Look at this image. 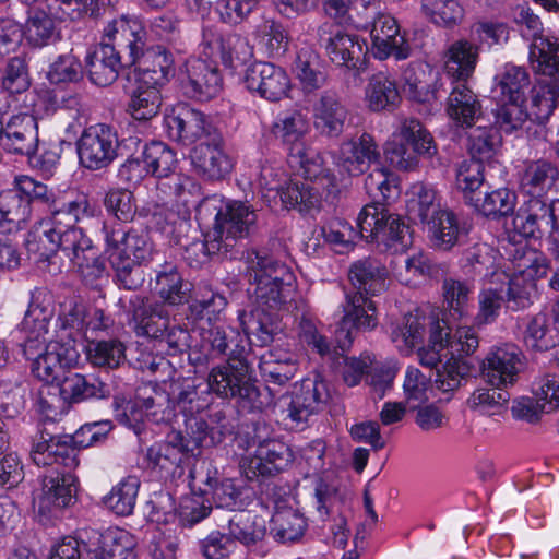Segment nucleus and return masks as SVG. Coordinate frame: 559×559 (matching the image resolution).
<instances>
[{"label":"nucleus","instance_id":"obj_1","mask_svg":"<svg viewBox=\"0 0 559 559\" xmlns=\"http://www.w3.org/2000/svg\"><path fill=\"white\" fill-rule=\"evenodd\" d=\"M78 358L79 352L72 341L49 340L45 352L34 359L32 373L46 384L57 383L61 399L68 404L108 397L110 389L99 379L66 371Z\"/></svg>","mask_w":559,"mask_h":559},{"label":"nucleus","instance_id":"obj_2","mask_svg":"<svg viewBox=\"0 0 559 559\" xmlns=\"http://www.w3.org/2000/svg\"><path fill=\"white\" fill-rule=\"evenodd\" d=\"M104 35L127 50L126 67L135 66V82L162 87L174 74L173 55L163 46H146V32L138 19L120 17L108 23Z\"/></svg>","mask_w":559,"mask_h":559},{"label":"nucleus","instance_id":"obj_3","mask_svg":"<svg viewBox=\"0 0 559 559\" xmlns=\"http://www.w3.org/2000/svg\"><path fill=\"white\" fill-rule=\"evenodd\" d=\"M115 282L127 290H136L145 282L142 266L153 259V242L147 233L118 222L102 228Z\"/></svg>","mask_w":559,"mask_h":559},{"label":"nucleus","instance_id":"obj_4","mask_svg":"<svg viewBox=\"0 0 559 559\" xmlns=\"http://www.w3.org/2000/svg\"><path fill=\"white\" fill-rule=\"evenodd\" d=\"M242 260L253 307L281 311L294 293L295 276L290 269L257 251H248Z\"/></svg>","mask_w":559,"mask_h":559},{"label":"nucleus","instance_id":"obj_5","mask_svg":"<svg viewBox=\"0 0 559 559\" xmlns=\"http://www.w3.org/2000/svg\"><path fill=\"white\" fill-rule=\"evenodd\" d=\"M48 210L50 216L39 223L34 238L38 241L40 260L51 263L58 258L59 250L66 248V238L70 234L83 233L75 225L81 218L92 216L94 210L85 195L68 202L52 201Z\"/></svg>","mask_w":559,"mask_h":559},{"label":"nucleus","instance_id":"obj_6","mask_svg":"<svg viewBox=\"0 0 559 559\" xmlns=\"http://www.w3.org/2000/svg\"><path fill=\"white\" fill-rule=\"evenodd\" d=\"M203 386L197 379H183L178 385L177 407L179 417H182L183 428L177 431L182 432V443L188 445L191 455H195V451H200L202 447H214L225 439L229 431L226 425H222L221 430L209 427L205 419L200 413L205 407V400L202 397Z\"/></svg>","mask_w":559,"mask_h":559},{"label":"nucleus","instance_id":"obj_7","mask_svg":"<svg viewBox=\"0 0 559 559\" xmlns=\"http://www.w3.org/2000/svg\"><path fill=\"white\" fill-rule=\"evenodd\" d=\"M181 383H175L171 393L152 382L143 383L136 389L134 400L127 402L123 411L116 415L117 420L132 428L136 435L141 432L145 420L154 424L178 420L177 395Z\"/></svg>","mask_w":559,"mask_h":559},{"label":"nucleus","instance_id":"obj_8","mask_svg":"<svg viewBox=\"0 0 559 559\" xmlns=\"http://www.w3.org/2000/svg\"><path fill=\"white\" fill-rule=\"evenodd\" d=\"M205 214L215 212L213 235L224 245L225 251L233 257L239 241L249 237L257 227L255 210L247 202L225 200L221 195L205 197L202 203Z\"/></svg>","mask_w":559,"mask_h":559},{"label":"nucleus","instance_id":"obj_9","mask_svg":"<svg viewBox=\"0 0 559 559\" xmlns=\"http://www.w3.org/2000/svg\"><path fill=\"white\" fill-rule=\"evenodd\" d=\"M207 390L221 399L236 400L248 412L261 409L260 391L246 359L230 357L215 366L207 376Z\"/></svg>","mask_w":559,"mask_h":559},{"label":"nucleus","instance_id":"obj_10","mask_svg":"<svg viewBox=\"0 0 559 559\" xmlns=\"http://www.w3.org/2000/svg\"><path fill=\"white\" fill-rule=\"evenodd\" d=\"M307 129L306 116L299 110L286 114L273 124V133L287 146L288 162L312 180L324 176L326 169L322 156L304 141Z\"/></svg>","mask_w":559,"mask_h":559},{"label":"nucleus","instance_id":"obj_11","mask_svg":"<svg viewBox=\"0 0 559 559\" xmlns=\"http://www.w3.org/2000/svg\"><path fill=\"white\" fill-rule=\"evenodd\" d=\"M357 226L360 238L383 245L392 253L404 252L413 242L409 226L385 206L365 205L357 217Z\"/></svg>","mask_w":559,"mask_h":559},{"label":"nucleus","instance_id":"obj_12","mask_svg":"<svg viewBox=\"0 0 559 559\" xmlns=\"http://www.w3.org/2000/svg\"><path fill=\"white\" fill-rule=\"evenodd\" d=\"M120 142L115 127L96 123L85 128L78 141L81 164L92 170L108 167L118 156Z\"/></svg>","mask_w":559,"mask_h":559},{"label":"nucleus","instance_id":"obj_13","mask_svg":"<svg viewBox=\"0 0 559 559\" xmlns=\"http://www.w3.org/2000/svg\"><path fill=\"white\" fill-rule=\"evenodd\" d=\"M119 306L133 324L138 336H146L154 340L163 336L170 323L165 306L152 301L150 297L132 294L119 298Z\"/></svg>","mask_w":559,"mask_h":559},{"label":"nucleus","instance_id":"obj_14","mask_svg":"<svg viewBox=\"0 0 559 559\" xmlns=\"http://www.w3.org/2000/svg\"><path fill=\"white\" fill-rule=\"evenodd\" d=\"M342 308L343 317L336 331V340L344 352L353 343L355 333L373 330L378 325V318L374 302L361 292L346 293Z\"/></svg>","mask_w":559,"mask_h":559},{"label":"nucleus","instance_id":"obj_15","mask_svg":"<svg viewBox=\"0 0 559 559\" xmlns=\"http://www.w3.org/2000/svg\"><path fill=\"white\" fill-rule=\"evenodd\" d=\"M439 314L440 312L435 310L429 313L416 310L404 316L402 322L391 332V340L396 348L404 355L411 354L413 348L421 343L427 329H429L430 342H437L448 326L447 321Z\"/></svg>","mask_w":559,"mask_h":559},{"label":"nucleus","instance_id":"obj_16","mask_svg":"<svg viewBox=\"0 0 559 559\" xmlns=\"http://www.w3.org/2000/svg\"><path fill=\"white\" fill-rule=\"evenodd\" d=\"M287 399L289 400L285 408L287 418L294 424V428L304 429L310 417L328 403L330 392L326 382L316 374L296 384Z\"/></svg>","mask_w":559,"mask_h":559},{"label":"nucleus","instance_id":"obj_17","mask_svg":"<svg viewBox=\"0 0 559 559\" xmlns=\"http://www.w3.org/2000/svg\"><path fill=\"white\" fill-rule=\"evenodd\" d=\"M319 39L328 57L336 66L353 70H359L364 66L367 46L358 35L325 23L319 27Z\"/></svg>","mask_w":559,"mask_h":559},{"label":"nucleus","instance_id":"obj_18","mask_svg":"<svg viewBox=\"0 0 559 559\" xmlns=\"http://www.w3.org/2000/svg\"><path fill=\"white\" fill-rule=\"evenodd\" d=\"M248 91L269 102H280L288 95L292 82L286 70L267 61H254L245 71Z\"/></svg>","mask_w":559,"mask_h":559},{"label":"nucleus","instance_id":"obj_19","mask_svg":"<svg viewBox=\"0 0 559 559\" xmlns=\"http://www.w3.org/2000/svg\"><path fill=\"white\" fill-rule=\"evenodd\" d=\"M222 75L217 66L197 57L186 60L181 70L183 93L193 99L206 102L215 97L222 88Z\"/></svg>","mask_w":559,"mask_h":559},{"label":"nucleus","instance_id":"obj_20","mask_svg":"<svg viewBox=\"0 0 559 559\" xmlns=\"http://www.w3.org/2000/svg\"><path fill=\"white\" fill-rule=\"evenodd\" d=\"M370 37L372 53L379 60H386L389 57L405 60L412 53L405 33H401L396 20L390 14L379 13L373 19Z\"/></svg>","mask_w":559,"mask_h":559},{"label":"nucleus","instance_id":"obj_21","mask_svg":"<svg viewBox=\"0 0 559 559\" xmlns=\"http://www.w3.org/2000/svg\"><path fill=\"white\" fill-rule=\"evenodd\" d=\"M523 354L513 344L493 347L483 360L481 376L492 386L513 385L524 368Z\"/></svg>","mask_w":559,"mask_h":559},{"label":"nucleus","instance_id":"obj_22","mask_svg":"<svg viewBox=\"0 0 559 559\" xmlns=\"http://www.w3.org/2000/svg\"><path fill=\"white\" fill-rule=\"evenodd\" d=\"M190 159L197 174L211 181L223 179L233 168L219 132L211 133L209 139L197 144L190 152Z\"/></svg>","mask_w":559,"mask_h":559},{"label":"nucleus","instance_id":"obj_23","mask_svg":"<svg viewBox=\"0 0 559 559\" xmlns=\"http://www.w3.org/2000/svg\"><path fill=\"white\" fill-rule=\"evenodd\" d=\"M38 146L37 121L23 112L0 121V148L17 155L32 156Z\"/></svg>","mask_w":559,"mask_h":559},{"label":"nucleus","instance_id":"obj_24","mask_svg":"<svg viewBox=\"0 0 559 559\" xmlns=\"http://www.w3.org/2000/svg\"><path fill=\"white\" fill-rule=\"evenodd\" d=\"M238 320L248 340L255 346H269L284 335L281 311L253 307L250 311H239Z\"/></svg>","mask_w":559,"mask_h":559},{"label":"nucleus","instance_id":"obj_25","mask_svg":"<svg viewBox=\"0 0 559 559\" xmlns=\"http://www.w3.org/2000/svg\"><path fill=\"white\" fill-rule=\"evenodd\" d=\"M78 478L71 469L52 471L43 477L41 495L38 498L40 514L56 515L75 501Z\"/></svg>","mask_w":559,"mask_h":559},{"label":"nucleus","instance_id":"obj_26","mask_svg":"<svg viewBox=\"0 0 559 559\" xmlns=\"http://www.w3.org/2000/svg\"><path fill=\"white\" fill-rule=\"evenodd\" d=\"M59 251L71 261L76 272L88 284L100 278L106 270L98 249L84 233L70 234L66 238V248Z\"/></svg>","mask_w":559,"mask_h":559},{"label":"nucleus","instance_id":"obj_27","mask_svg":"<svg viewBox=\"0 0 559 559\" xmlns=\"http://www.w3.org/2000/svg\"><path fill=\"white\" fill-rule=\"evenodd\" d=\"M379 158L380 151L374 138L364 132L358 139L341 144L335 157V165L342 174L360 176Z\"/></svg>","mask_w":559,"mask_h":559},{"label":"nucleus","instance_id":"obj_28","mask_svg":"<svg viewBox=\"0 0 559 559\" xmlns=\"http://www.w3.org/2000/svg\"><path fill=\"white\" fill-rule=\"evenodd\" d=\"M109 43L100 44L87 55L85 67L91 82L97 86L111 85L126 66L127 50L118 48L117 44L107 37Z\"/></svg>","mask_w":559,"mask_h":559},{"label":"nucleus","instance_id":"obj_29","mask_svg":"<svg viewBox=\"0 0 559 559\" xmlns=\"http://www.w3.org/2000/svg\"><path fill=\"white\" fill-rule=\"evenodd\" d=\"M347 118L348 109L335 91L322 92L312 104L313 127L322 136L340 138L344 132Z\"/></svg>","mask_w":559,"mask_h":559},{"label":"nucleus","instance_id":"obj_30","mask_svg":"<svg viewBox=\"0 0 559 559\" xmlns=\"http://www.w3.org/2000/svg\"><path fill=\"white\" fill-rule=\"evenodd\" d=\"M52 316L50 294L44 288L33 290L28 309L21 324L26 335L25 352L35 348L37 343H48V325Z\"/></svg>","mask_w":559,"mask_h":559},{"label":"nucleus","instance_id":"obj_31","mask_svg":"<svg viewBox=\"0 0 559 559\" xmlns=\"http://www.w3.org/2000/svg\"><path fill=\"white\" fill-rule=\"evenodd\" d=\"M90 542H83L86 559H135V539L124 530H109L105 534L92 532Z\"/></svg>","mask_w":559,"mask_h":559},{"label":"nucleus","instance_id":"obj_32","mask_svg":"<svg viewBox=\"0 0 559 559\" xmlns=\"http://www.w3.org/2000/svg\"><path fill=\"white\" fill-rule=\"evenodd\" d=\"M167 129L173 140L183 144H189L197 140H206L211 133L217 132L207 122L203 112L189 106L179 107L174 115L167 118Z\"/></svg>","mask_w":559,"mask_h":559},{"label":"nucleus","instance_id":"obj_33","mask_svg":"<svg viewBox=\"0 0 559 559\" xmlns=\"http://www.w3.org/2000/svg\"><path fill=\"white\" fill-rule=\"evenodd\" d=\"M68 437L51 436L41 433L34 442L31 452L32 459L37 466L62 465L67 469H73L79 465L78 450L72 445Z\"/></svg>","mask_w":559,"mask_h":559},{"label":"nucleus","instance_id":"obj_34","mask_svg":"<svg viewBox=\"0 0 559 559\" xmlns=\"http://www.w3.org/2000/svg\"><path fill=\"white\" fill-rule=\"evenodd\" d=\"M479 46L466 38L451 43L443 52V68L452 82H467L479 59Z\"/></svg>","mask_w":559,"mask_h":559},{"label":"nucleus","instance_id":"obj_35","mask_svg":"<svg viewBox=\"0 0 559 559\" xmlns=\"http://www.w3.org/2000/svg\"><path fill=\"white\" fill-rule=\"evenodd\" d=\"M445 112L459 127L472 128L481 116V104L467 82H452Z\"/></svg>","mask_w":559,"mask_h":559},{"label":"nucleus","instance_id":"obj_36","mask_svg":"<svg viewBox=\"0 0 559 559\" xmlns=\"http://www.w3.org/2000/svg\"><path fill=\"white\" fill-rule=\"evenodd\" d=\"M386 267L377 259L364 258L352 263L348 280L355 289L367 296H374L385 289Z\"/></svg>","mask_w":559,"mask_h":559},{"label":"nucleus","instance_id":"obj_37","mask_svg":"<svg viewBox=\"0 0 559 559\" xmlns=\"http://www.w3.org/2000/svg\"><path fill=\"white\" fill-rule=\"evenodd\" d=\"M491 284H499L504 289L506 306L512 311H519L533 305L537 295V285L514 273L509 276L503 271H492Z\"/></svg>","mask_w":559,"mask_h":559},{"label":"nucleus","instance_id":"obj_38","mask_svg":"<svg viewBox=\"0 0 559 559\" xmlns=\"http://www.w3.org/2000/svg\"><path fill=\"white\" fill-rule=\"evenodd\" d=\"M557 217L551 205L540 198H532L525 209L513 217V227L524 237H536L543 225H556Z\"/></svg>","mask_w":559,"mask_h":559},{"label":"nucleus","instance_id":"obj_39","mask_svg":"<svg viewBox=\"0 0 559 559\" xmlns=\"http://www.w3.org/2000/svg\"><path fill=\"white\" fill-rule=\"evenodd\" d=\"M293 71L306 94L322 88L328 80L320 56L311 47H301L297 51Z\"/></svg>","mask_w":559,"mask_h":559},{"label":"nucleus","instance_id":"obj_40","mask_svg":"<svg viewBox=\"0 0 559 559\" xmlns=\"http://www.w3.org/2000/svg\"><path fill=\"white\" fill-rule=\"evenodd\" d=\"M559 178V169L549 160L537 159L525 165L520 187L532 198H540L549 191Z\"/></svg>","mask_w":559,"mask_h":559},{"label":"nucleus","instance_id":"obj_41","mask_svg":"<svg viewBox=\"0 0 559 559\" xmlns=\"http://www.w3.org/2000/svg\"><path fill=\"white\" fill-rule=\"evenodd\" d=\"M365 95L372 111H393L401 102L395 80L385 72H378L369 78Z\"/></svg>","mask_w":559,"mask_h":559},{"label":"nucleus","instance_id":"obj_42","mask_svg":"<svg viewBox=\"0 0 559 559\" xmlns=\"http://www.w3.org/2000/svg\"><path fill=\"white\" fill-rule=\"evenodd\" d=\"M530 62L546 80H559V38L539 36L530 46Z\"/></svg>","mask_w":559,"mask_h":559},{"label":"nucleus","instance_id":"obj_43","mask_svg":"<svg viewBox=\"0 0 559 559\" xmlns=\"http://www.w3.org/2000/svg\"><path fill=\"white\" fill-rule=\"evenodd\" d=\"M32 213L27 197L17 187L0 193V231L12 233L22 228Z\"/></svg>","mask_w":559,"mask_h":559},{"label":"nucleus","instance_id":"obj_44","mask_svg":"<svg viewBox=\"0 0 559 559\" xmlns=\"http://www.w3.org/2000/svg\"><path fill=\"white\" fill-rule=\"evenodd\" d=\"M86 318V306L76 297L67 298L60 304L57 340L62 342L72 341L75 345L76 340L85 335Z\"/></svg>","mask_w":559,"mask_h":559},{"label":"nucleus","instance_id":"obj_45","mask_svg":"<svg viewBox=\"0 0 559 559\" xmlns=\"http://www.w3.org/2000/svg\"><path fill=\"white\" fill-rule=\"evenodd\" d=\"M227 535L231 542H239L245 546L254 545L260 542L265 533V521L262 516L241 510L233 513L228 519Z\"/></svg>","mask_w":559,"mask_h":559},{"label":"nucleus","instance_id":"obj_46","mask_svg":"<svg viewBox=\"0 0 559 559\" xmlns=\"http://www.w3.org/2000/svg\"><path fill=\"white\" fill-rule=\"evenodd\" d=\"M155 290L164 302L177 306L187 301L191 284L183 281L176 265L165 263L156 272Z\"/></svg>","mask_w":559,"mask_h":559},{"label":"nucleus","instance_id":"obj_47","mask_svg":"<svg viewBox=\"0 0 559 559\" xmlns=\"http://www.w3.org/2000/svg\"><path fill=\"white\" fill-rule=\"evenodd\" d=\"M407 197L406 207L408 215L423 224H427L443 211L436 190L423 182L414 183L407 192Z\"/></svg>","mask_w":559,"mask_h":559},{"label":"nucleus","instance_id":"obj_48","mask_svg":"<svg viewBox=\"0 0 559 559\" xmlns=\"http://www.w3.org/2000/svg\"><path fill=\"white\" fill-rule=\"evenodd\" d=\"M25 35L35 47H44L56 41L59 32L53 15L41 7L29 8L25 23Z\"/></svg>","mask_w":559,"mask_h":559},{"label":"nucleus","instance_id":"obj_49","mask_svg":"<svg viewBox=\"0 0 559 559\" xmlns=\"http://www.w3.org/2000/svg\"><path fill=\"white\" fill-rule=\"evenodd\" d=\"M253 37L269 58L283 57L289 47V35L284 25L274 19H264L257 25Z\"/></svg>","mask_w":559,"mask_h":559},{"label":"nucleus","instance_id":"obj_50","mask_svg":"<svg viewBox=\"0 0 559 559\" xmlns=\"http://www.w3.org/2000/svg\"><path fill=\"white\" fill-rule=\"evenodd\" d=\"M159 185L186 207H194L199 214L204 212L202 203L205 198L202 197L201 186L192 177L175 171Z\"/></svg>","mask_w":559,"mask_h":559},{"label":"nucleus","instance_id":"obj_51","mask_svg":"<svg viewBox=\"0 0 559 559\" xmlns=\"http://www.w3.org/2000/svg\"><path fill=\"white\" fill-rule=\"evenodd\" d=\"M307 527V520L296 508L273 512L271 533L280 543L292 544L300 540Z\"/></svg>","mask_w":559,"mask_h":559},{"label":"nucleus","instance_id":"obj_52","mask_svg":"<svg viewBox=\"0 0 559 559\" xmlns=\"http://www.w3.org/2000/svg\"><path fill=\"white\" fill-rule=\"evenodd\" d=\"M282 203L287 209H296L300 213L310 214L321 206V194L317 188L306 181H290L281 189Z\"/></svg>","mask_w":559,"mask_h":559},{"label":"nucleus","instance_id":"obj_53","mask_svg":"<svg viewBox=\"0 0 559 559\" xmlns=\"http://www.w3.org/2000/svg\"><path fill=\"white\" fill-rule=\"evenodd\" d=\"M142 162L147 174L164 180L178 165L176 153L165 143L155 141L144 145Z\"/></svg>","mask_w":559,"mask_h":559},{"label":"nucleus","instance_id":"obj_54","mask_svg":"<svg viewBox=\"0 0 559 559\" xmlns=\"http://www.w3.org/2000/svg\"><path fill=\"white\" fill-rule=\"evenodd\" d=\"M558 97L559 80H540L533 88L531 106L527 110L530 119L537 123L547 121L557 106Z\"/></svg>","mask_w":559,"mask_h":559},{"label":"nucleus","instance_id":"obj_55","mask_svg":"<svg viewBox=\"0 0 559 559\" xmlns=\"http://www.w3.org/2000/svg\"><path fill=\"white\" fill-rule=\"evenodd\" d=\"M495 92L501 95V102H525V92L530 87L526 70L514 64H506L501 73L496 75Z\"/></svg>","mask_w":559,"mask_h":559},{"label":"nucleus","instance_id":"obj_56","mask_svg":"<svg viewBox=\"0 0 559 559\" xmlns=\"http://www.w3.org/2000/svg\"><path fill=\"white\" fill-rule=\"evenodd\" d=\"M432 247L441 251H449L459 241L460 227L456 215L443 210L427 223Z\"/></svg>","mask_w":559,"mask_h":559},{"label":"nucleus","instance_id":"obj_57","mask_svg":"<svg viewBox=\"0 0 559 559\" xmlns=\"http://www.w3.org/2000/svg\"><path fill=\"white\" fill-rule=\"evenodd\" d=\"M287 462V449L276 441H266L259 445L250 468L258 476H273L280 473Z\"/></svg>","mask_w":559,"mask_h":559},{"label":"nucleus","instance_id":"obj_58","mask_svg":"<svg viewBox=\"0 0 559 559\" xmlns=\"http://www.w3.org/2000/svg\"><path fill=\"white\" fill-rule=\"evenodd\" d=\"M128 111L135 120H150L155 117L162 105L160 87L142 85L135 82Z\"/></svg>","mask_w":559,"mask_h":559},{"label":"nucleus","instance_id":"obj_59","mask_svg":"<svg viewBox=\"0 0 559 559\" xmlns=\"http://www.w3.org/2000/svg\"><path fill=\"white\" fill-rule=\"evenodd\" d=\"M461 265L466 275L484 276L488 284H491L492 271H500L496 267V252L486 243H477L468 248L461 260Z\"/></svg>","mask_w":559,"mask_h":559},{"label":"nucleus","instance_id":"obj_60","mask_svg":"<svg viewBox=\"0 0 559 559\" xmlns=\"http://www.w3.org/2000/svg\"><path fill=\"white\" fill-rule=\"evenodd\" d=\"M476 199L478 201H472L469 205L483 215L493 218L513 214L516 204V195L509 189L478 194Z\"/></svg>","mask_w":559,"mask_h":559},{"label":"nucleus","instance_id":"obj_61","mask_svg":"<svg viewBox=\"0 0 559 559\" xmlns=\"http://www.w3.org/2000/svg\"><path fill=\"white\" fill-rule=\"evenodd\" d=\"M221 59L226 67L237 69L253 58V47L248 39L237 33H228L217 38Z\"/></svg>","mask_w":559,"mask_h":559},{"label":"nucleus","instance_id":"obj_62","mask_svg":"<svg viewBox=\"0 0 559 559\" xmlns=\"http://www.w3.org/2000/svg\"><path fill=\"white\" fill-rule=\"evenodd\" d=\"M400 135L402 142L414 147L423 157L432 158L438 152L432 135L416 118H405L402 120Z\"/></svg>","mask_w":559,"mask_h":559},{"label":"nucleus","instance_id":"obj_63","mask_svg":"<svg viewBox=\"0 0 559 559\" xmlns=\"http://www.w3.org/2000/svg\"><path fill=\"white\" fill-rule=\"evenodd\" d=\"M423 14L433 24L453 27L461 23L464 9L457 0H421Z\"/></svg>","mask_w":559,"mask_h":559},{"label":"nucleus","instance_id":"obj_64","mask_svg":"<svg viewBox=\"0 0 559 559\" xmlns=\"http://www.w3.org/2000/svg\"><path fill=\"white\" fill-rule=\"evenodd\" d=\"M139 487V479L129 476L112 487L111 491L104 497V504L118 515H129L134 509Z\"/></svg>","mask_w":559,"mask_h":559}]
</instances>
